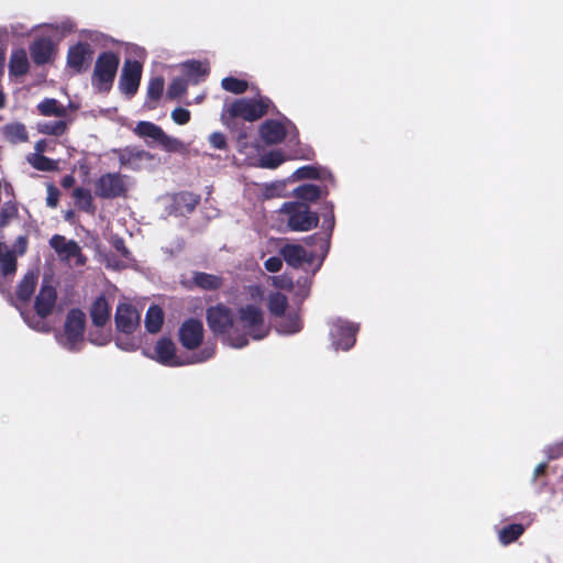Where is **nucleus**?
<instances>
[{"label": "nucleus", "instance_id": "79ce46f5", "mask_svg": "<svg viewBox=\"0 0 563 563\" xmlns=\"http://www.w3.org/2000/svg\"><path fill=\"white\" fill-rule=\"evenodd\" d=\"M185 73L188 77H203L207 75V69L199 60H189L184 64Z\"/></svg>", "mask_w": 563, "mask_h": 563}, {"label": "nucleus", "instance_id": "5701e85b", "mask_svg": "<svg viewBox=\"0 0 563 563\" xmlns=\"http://www.w3.org/2000/svg\"><path fill=\"white\" fill-rule=\"evenodd\" d=\"M73 198L75 199V206L79 211L93 216L96 213V206L93 198L89 189L84 187H77L73 191Z\"/></svg>", "mask_w": 563, "mask_h": 563}, {"label": "nucleus", "instance_id": "4be33fe9", "mask_svg": "<svg viewBox=\"0 0 563 563\" xmlns=\"http://www.w3.org/2000/svg\"><path fill=\"white\" fill-rule=\"evenodd\" d=\"M37 274L33 272H29L23 276L16 287V297L20 301H30L37 285Z\"/></svg>", "mask_w": 563, "mask_h": 563}, {"label": "nucleus", "instance_id": "bf43d9fd", "mask_svg": "<svg viewBox=\"0 0 563 563\" xmlns=\"http://www.w3.org/2000/svg\"><path fill=\"white\" fill-rule=\"evenodd\" d=\"M4 60H5V51L3 48H0V77L3 74Z\"/></svg>", "mask_w": 563, "mask_h": 563}, {"label": "nucleus", "instance_id": "052dcab7", "mask_svg": "<svg viewBox=\"0 0 563 563\" xmlns=\"http://www.w3.org/2000/svg\"><path fill=\"white\" fill-rule=\"evenodd\" d=\"M35 154H42L45 151V141L41 140L35 144Z\"/></svg>", "mask_w": 563, "mask_h": 563}, {"label": "nucleus", "instance_id": "e2e57ef3", "mask_svg": "<svg viewBox=\"0 0 563 563\" xmlns=\"http://www.w3.org/2000/svg\"><path fill=\"white\" fill-rule=\"evenodd\" d=\"M5 104V96L2 91H0V109H2Z\"/></svg>", "mask_w": 563, "mask_h": 563}, {"label": "nucleus", "instance_id": "c85d7f7f", "mask_svg": "<svg viewBox=\"0 0 563 563\" xmlns=\"http://www.w3.org/2000/svg\"><path fill=\"white\" fill-rule=\"evenodd\" d=\"M3 134L9 142L14 144L26 142L29 139L25 125L18 122L4 125Z\"/></svg>", "mask_w": 563, "mask_h": 563}, {"label": "nucleus", "instance_id": "37998d69", "mask_svg": "<svg viewBox=\"0 0 563 563\" xmlns=\"http://www.w3.org/2000/svg\"><path fill=\"white\" fill-rule=\"evenodd\" d=\"M294 176L297 179H319L321 177L320 169L316 166H302L296 169Z\"/></svg>", "mask_w": 563, "mask_h": 563}, {"label": "nucleus", "instance_id": "f03ea898", "mask_svg": "<svg viewBox=\"0 0 563 563\" xmlns=\"http://www.w3.org/2000/svg\"><path fill=\"white\" fill-rule=\"evenodd\" d=\"M271 108H274V103L266 96L258 95L257 98H241L224 108L221 120L228 128H231L233 121L238 118L254 122L267 114Z\"/></svg>", "mask_w": 563, "mask_h": 563}, {"label": "nucleus", "instance_id": "c756f323", "mask_svg": "<svg viewBox=\"0 0 563 563\" xmlns=\"http://www.w3.org/2000/svg\"><path fill=\"white\" fill-rule=\"evenodd\" d=\"M165 87V80L162 76L153 77L147 85V99L153 102L151 109L156 107L157 101L162 98Z\"/></svg>", "mask_w": 563, "mask_h": 563}, {"label": "nucleus", "instance_id": "a18cd8bd", "mask_svg": "<svg viewBox=\"0 0 563 563\" xmlns=\"http://www.w3.org/2000/svg\"><path fill=\"white\" fill-rule=\"evenodd\" d=\"M328 211L323 213V228L328 230V233H323L329 240L335 225V218L333 212V205L330 203L327 207Z\"/></svg>", "mask_w": 563, "mask_h": 563}, {"label": "nucleus", "instance_id": "2eb2a0df", "mask_svg": "<svg viewBox=\"0 0 563 563\" xmlns=\"http://www.w3.org/2000/svg\"><path fill=\"white\" fill-rule=\"evenodd\" d=\"M57 302V290L49 282L43 280L38 294L35 296L34 310L41 319L49 317Z\"/></svg>", "mask_w": 563, "mask_h": 563}, {"label": "nucleus", "instance_id": "2f4dec72", "mask_svg": "<svg viewBox=\"0 0 563 563\" xmlns=\"http://www.w3.org/2000/svg\"><path fill=\"white\" fill-rule=\"evenodd\" d=\"M321 188L313 184H303L295 189V195L302 201L314 202L321 197Z\"/></svg>", "mask_w": 563, "mask_h": 563}, {"label": "nucleus", "instance_id": "9d476101", "mask_svg": "<svg viewBox=\"0 0 563 563\" xmlns=\"http://www.w3.org/2000/svg\"><path fill=\"white\" fill-rule=\"evenodd\" d=\"M142 71L143 66L139 60L131 58L124 60L119 79V88L122 93L131 98L137 92Z\"/></svg>", "mask_w": 563, "mask_h": 563}, {"label": "nucleus", "instance_id": "5fc2aeb1", "mask_svg": "<svg viewBox=\"0 0 563 563\" xmlns=\"http://www.w3.org/2000/svg\"><path fill=\"white\" fill-rule=\"evenodd\" d=\"M18 252L20 255H23L27 249V239L25 236H19L16 240Z\"/></svg>", "mask_w": 563, "mask_h": 563}, {"label": "nucleus", "instance_id": "6e6d98bb", "mask_svg": "<svg viewBox=\"0 0 563 563\" xmlns=\"http://www.w3.org/2000/svg\"><path fill=\"white\" fill-rule=\"evenodd\" d=\"M75 177L73 175H65L60 180V186L65 189L71 188L75 185Z\"/></svg>", "mask_w": 563, "mask_h": 563}, {"label": "nucleus", "instance_id": "9b49d317", "mask_svg": "<svg viewBox=\"0 0 563 563\" xmlns=\"http://www.w3.org/2000/svg\"><path fill=\"white\" fill-rule=\"evenodd\" d=\"M93 49L87 42H78L67 52V66L76 74L85 73L92 62Z\"/></svg>", "mask_w": 563, "mask_h": 563}, {"label": "nucleus", "instance_id": "f257e3e1", "mask_svg": "<svg viewBox=\"0 0 563 563\" xmlns=\"http://www.w3.org/2000/svg\"><path fill=\"white\" fill-rule=\"evenodd\" d=\"M267 333L264 311L258 306L249 303L238 309V324L230 336V343L232 346L241 349L249 344V336L262 340Z\"/></svg>", "mask_w": 563, "mask_h": 563}, {"label": "nucleus", "instance_id": "b1692460", "mask_svg": "<svg viewBox=\"0 0 563 563\" xmlns=\"http://www.w3.org/2000/svg\"><path fill=\"white\" fill-rule=\"evenodd\" d=\"M192 280L197 287L203 290H218L223 286V278L221 276L205 272L195 273Z\"/></svg>", "mask_w": 563, "mask_h": 563}, {"label": "nucleus", "instance_id": "aec40b11", "mask_svg": "<svg viewBox=\"0 0 563 563\" xmlns=\"http://www.w3.org/2000/svg\"><path fill=\"white\" fill-rule=\"evenodd\" d=\"M49 245L58 255H65L66 257H74L80 253L78 243L74 240H66L64 235H53Z\"/></svg>", "mask_w": 563, "mask_h": 563}, {"label": "nucleus", "instance_id": "6e6552de", "mask_svg": "<svg viewBox=\"0 0 563 563\" xmlns=\"http://www.w3.org/2000/svg\"><path fill=\"white\" fill-rule=\"evenodd\" d=\"M128 187L120 173L102 174L95 183V195L101 199L125 197Z\"/></svg>", "mask_w": 563, "mask_h": 563}, {"label": "nucleus", "instance_id": "09e8293b", "mask_svg": "<svg viewBox=\"0 0 563 563\" xmlns=\"http://www.w3.org/2000/svg\"><path fill=\"white\" fill-rule=\"evenodd\" d=\"M283 257L271 256L264 262V267L269 273H277L283 267Z\"/></svg>", "mask_w": 563, "mask_h": 563}, {"label": "nucleus", "instance_id": "7ed1b4c3", "mask_svg": "<svg viewBox=\"0 0 563 563\" xmlns=\"http://www.w3.org/2000/svg\"><path fill=\"white\" fill-rule=\"evenodd\" d=\"M119 65L120 57L112 51H104L98 55L91 76L92 87L98 92H109L111 90Z\"/></svg>", "mask_w": 563, "mask_h": 563}, {"label": "nucleus", "instance_id": "864d4df0", "mask_svg": "<svg viewBox=\"0 0 563 563\" xmlns=\"http://www.w3.org/2000/svg\"><path fill=\"white\" fill-rule=\"evenodd\" d=\"M547 454L549 460L561 457L563 455V442L549 446Z\"/></svg>", "mask_w": 563, "mask_h": 563}, {"label": "nucleus", "instance_id": "1a4fd4ad", "mask_svg": "<svg viewBox=\"0 0 563 563\" xmlns=\"http://www.w3.org/2000/svg\"><path fill=\"white\" fill-rule=\"evenodd\" d=\"M358 324L347 320L336 318L331 323L330 336L335 350L347 351L352 349L356 342V333Z\"/></svg>", "mask_w": 563, "mask_h": 563}, {"label": "nucleus", "instance_id": "7c9ffc66", "mask_svg": "<svg viewBox=\"0 0 563 563\" xmlns=\"http://www.w3.org/2000/svg\"><path fill=\"white\" fill-rule=\"evenodd\" d=\"M268 310L275 317H282L285 314L286 308L288 306L287 297L280 292L276 291L271 294L268 298Z\"/></svg>", "mask_w": 563, "mask_h": 563}, {"label": "nucleus", "instance_id": "4468645a", "mask_svg": "<svg viewBox=\"0 0 563 563\" xmlns=\"http://www.w3.org/2000/svg\"><path fill=\"white\" fill-rule=\"evenodd\" d=\"M115 328L124 334H132L140 325L137 309L128 302H120L114 314Z\"/></svg>", "mask_w": 563, "mask_h": 563}, {"label": "nucleus", "instance_id": "423d86ee", "mask_svg": "<svg viewBox=\"0 0 563 563\" xmlns=\"http://www.w3.org/2000/svg\"><path fill=\"white\" fill-rule=\"evenodd\" d=\"M206 320L210 331L214 335L227 334L230 340V336L235 330L233 312L223 303L207 308Z\"/></svg>", "mask_w": 563, "mask_h": 563}, {"label": "nucleus", "instance_id": "ea45409f", "mask_svg": "<svg viewBox=\"0 0 563 563\" xmlns=\"http://www.w3.org/2000/svg\"><path fill=\"white\" fill-rule=\"evenodd\" d=\"M187 91V80L181 77L174 78L168 86L167 97L172 100L180 98Z\"/></svg>", "mask_w": 563, "mask_h": 563}, {"label": "nucleus", "instance_id": "c03bdc74", "mask_svg": "<svg viewBox=\"0 0 563 563\" xmlns=\"http://www.w3.org/2000/svg\"><path fill=\"white\" fill-rule=\"evenodd\" d=\"M146 155L147 153L144 150H140L136 147H126L120 155V162L122 165H125L130 162L131 158L142 159Z\"/></svg>", "mask_w": 563, "mask_h": 563}, {"label": "nucleus", "instance_id": "39448f33", "mask_svg": "<svg viewBox=\"0 0 563 563\" xmlns=\"http://www.w3.org/2000/svg\"><path fill=\"white\" fill-rule=\"evenodd\" d=\"M134 133L143 139H151L157 143L164 151L169 153H180L185 150L184 143L164 132V130L150 121H140L134 128Z\"/></svg>", "mask_w": 563, "mask_h": 563}, {"label": "nucleus", "instance_id": "49530a36", "mask_svg": "<svg viewBox=\"0 0 563 563\" xmlns=\"http://www.w3.org/2000/svg\"><path fill=\"white\" fill-rule=\"evenodd\" d=\"M209 143L216 150H227V137L222 132H213L209 135Z\"/></svg>", "mask_w": 563, "mask_h": 563}, {"label": "nucleus", "instance_id": "dca6fc26", "mask_svg": "<svg viewBox=\"0 0 563 563\" xmlns=\"http://www.w3.org/2000/svg\"><path fill=\"white\" fill-rule=\"evenodd\" d=\"M155 353L157 354V361L165 366H181L187 364V362L181 361L176 355L175 344L169 338H162L157 341Z\"/></svg>", "mask_w": 563, "mask_h": 563}, {"label": "nucleus", "instance_id": "f704fd0d", "mask_svg": "<svg viewBox=\"0 0 563 563\" xmlns=\"http://www.w3.org/2000/svg\"><path fill=\"white\" fill-rule=\"evenodd\" d=\"M285 162V156L282 151L275 150L263 154L260 157L258 166L262 168L274 169Z\"/></svg>", "mask_w": 563, "mask_h": 563}, {"label": "nucleus", "instance_id": "e433bc0d", "mask_svg": "<svg viewBox=\"0 0 563 563\" xmlns=\"http://www.w3.org/2000/svg\"><path fill=\"white\" fill-rule=\"evenodd\" d=\"M282 332L294 334L302 329V321L298 313H289L279 324Z\"/></svg>", "mask_w": 563, "mask_h": 563}, {"label": "nucleus", "instance_id": "de8ad7c7", "mask_svg": "<svg viewBox=\"0 0 563 563\" xmlns=\"http://www.w3.org/2000/svg\"><path fill=\"white\" fill-rule=\"evenodd\" d=\"M172 119L179 125L187 124L190 121V112L185 108H176L172 111Z\"/></svg>", "mask_w": 563, "mask_h": 563}, {"label": "nucleus", "instance_id": "bb28decb", "mask_svg": "<svg viewBox=\"0 0 563 563\" xmlns=\"http://www.w3.org/2000/svg\"><path fill=\"white\" fill-rule=\"evenodd\" d=\"M37 110L42 115L45 117H58L64 118L67 114V110L54 98H45L37 104Z\"/></svg>", "mask_w": 563, "mask_h": 563}, {"label": "nucleus", "instance_id": "58836bf2", "mask_svg": "<svg viewBox=\"0 0 563 563\" xmlns=\"http://www.w3.org/2000/svg\"><path fill=\"white\" fill-rule=\"evenodd\" d=\"M67 131L64 120L46 122L40 125V132L46 135L62 136Z\"/></svg>", "mask_w": 563, "mask_h": 563}, {"label": "nucleus", "instance_id": "680f3d73", "mask_svg": "<svg viewBox=\"0 0 563 563\" xmlns=\"http://www.w3.org/2000/svg\"><path fill=\"white\" fill-rule=\"evenodd\" d=\"M74 217H75V212H74L73 210H68V211L65 213V220H66V221H70Z\"/></svg>", "mask_w": 563, "mask_h": 563}, {"label": "nucleus", "instance_id": "393cba45", "mask_svg": "<svg viewBox=\"0 0 563 563\" xmlns=\"http://www.w3.org/2000/svg\"><path fill=\"white\" fill-rule=\"evenodd\" d=\"M164 322V312L159 306H151L145 314V328L150 333H157L161 331Z\"/></svg>", "mask_w": 563, "mask_h": 563}, {"label": "nucleus", "instance_id": "6ab92c4d", "mask_svg": "<svg viewBox=\"0 0 563 563\" xmlns=\"http://www.w3.org/2000/svg\"><path fill=\"white\" fill-rule=\"evenodd\" d=\"M110 306L103 295L97 297L90 307V318L93 325L102 328L110 320Z\"/></svg>", "mask_w": 563, "mask_h": 563}, {"label": "nucleus", "instance_id": "13d9d810", "mask_svg": "<svg viewBox=\"0 0 563 563\" xmlns=\"http://www.w3.org/2000/svg\"><path fill=\"white\" fill-rule=\"evenodd\" d=\"M250 294H251L252 298L262 297V295H263L262 287L258 285L251 286Z\"/></svg>", "mask_w": 563, "mask_h": 563}, {"label": "nucleus", "instance_id": "f3484780", "mask_svg": "<svg viewBox=\"0 0 563 563\" xmlns=\"http://www.w3.org/2000/svg\"><path fill=\"white\" fill-rule=\"evenodd\" d=\"M260 135L266 144L274 145L279 144L285 140L287 130L280 121L269 119L261 124Z\"/></svg>", "mask_w": 563, "mask_h": 563}, {"label": "nucleus", "instance_id": "603ef678", "mask_svg": "<svg viewBox=\"0 0 563 563\" xmlns=\"http://www.w3.org/2000/svg\"><path fill=\"white\" fill-rule=\"evenodd\" d=\"M294 158L311 161L314 157V151L310 146H305L296 152Z\"/></svg>", "mask_w": 563, "mask_h": 563}, {"label": "nucleus", "instance_id": "473e14b6", "mask_svg": "<svg viewBox=\"0 0 563 563\" xmlns=\"http://www.w3.org/2000/svg\"><path fill=\"white\" fill-rule=\"evenodd\" d=\"M27 162L33 168L41 172H53L57 169V163L43 154H31L27 157Z\"/></svg>", "mask_w": 563, "mask_h": 563}, {"label": "nucleus", "instance_id": "4c0bfd02", "mask_svg": "<svg viewBox=\"0 0 563 563\" xmlns=\"http://www.w3.org/2000/svg\"><path fill=\"white\" fill-rule=\"evenodd\" d=\"M305 244L309 246H319L322 260L327 255L330 247V240L323 233H314L303 239Z\"/></svg>", "mask_w": 563, "mask_h": 563}, {"label": "nucleus", "instance_id": "ddd939ff", "mask_svg": "<svg viewBox=\"0 0 563 563\" xmlns=\"http://www.w3.org/2000/svg\"><path fill=\"white\" fill-rule=\"evenodd\" d=\"M279 254L292 268H300L305 264H312L316 257L319 255L317 251H307L300 244L286 243L279 249Z\"/></svg>", "mask_w": 563, "mask_h": 563}, {"label": "nucleus", "instance_id": "3c124183", "mask_svg": "<svg viewBox=\"0 0 563 563\" xmlns=\"http://www.w3.org/2000/svg\"><path fill=\"white\" fill-rule=\"evenodd\" d=\"M112 245L124 258L131 257V252L126 247L125 242L122 238H115L112 242Z\"/></svg>", "mask_w": 563, "mask_h": 563}, {"label": "nucleus", "instance_id": "c9c22d12", "mask_svg": "<svg viewBox=\"0 0 563 563\" xmlns=\"http://www.w3.org/2000/svg\"><path fill=\"white\" fill-rule=\"evenodd\" d=\"M221 86L224 90L229 92L241 95L247 90L249 82L244 79L229 76L222 79Z\"/></svg>", "mask_w": 563, "mask_h": 563}, {"label": "nucleus", "instance_id": "f8f14e48", "mask_svg": "<svg viewBox=\"0 0 563 563\" xmlns=\"http://www.w3.org/2000/svg\"><path fill=\"white\" fill-rule=\"evenodd\" d=\"M180 344L189 350L198 349L203 341V325L199 319L189 318L185 320L178 331Z\"/></svg>", "mask_w": 563, "mask_h": 563}, {"label": "nucleus", "instance_id": "0eeeda50", "mask_svg": "<svg viewBox=\"0 0 563 563\" xmlns=\"http://www.w3.org/2000/svg\"><path fill=\"white\" fill-rule=\"evenodd\" d=\"M86 314L78 308L70 309L64 324V346L71 352L78 351V345L84 340Z\"/></svg>", "mask_w": 563, "mask_h": 563}, {"label": "nucleus", "instance_id": "72a5a7b5", "mask_svg": "<svg viewBox=\"0 0 563 563\" xmlns=\"http://www.w3.org/2000/svg\"><path fill=\"white\" fill-rule=\"evenodd\" d=\"M175 202L187 212H192L200 202V195L183 191L176 195Z\"/></svg>", "mask_w": 563, "mask_h": 563}, {"label": "nucleus", "instance_id": "4d7b16f0", "mask_svg": "<svg viewBox=\"0 0 563 563\" xmlns=\"http://www.w3.org/2000/svg\"><path fill=\"white\" fill-rule=\"evenodd\" d=\"M547 468H548V464L547 463H540L536 466L534 468V472H533V475L534 477H539V476H542L545 474L547 472Z\"/></svg>", "mask_w": 563, "mask_h": 563}, {"label": "nucleus", "instance_id": "a878e982", "mask_svg": "<svg viewBox=\"0 0 563 563\" xmlns=\"http://www.w3.org/2000/svg\"><path fill=\"white\" fill-rule=\"evenodd\" d=\"M5 249V244L0 242V271L3 276H9L16 272L18 264L14 252Z\"/></svg>", "mask_w": 563, "mask_h": 563}, {"label": "nucleus", "instance_id": "a19ab883", "mask_svg": "<svg viewBox=\"0 0 563 563\" xmlns=\"http://www.w3.org/2000/svg\"><path fill=\"white\" fill-rule=\"evenodd\" d=\"M18 214L19 210L16 203L13 201L5 202L0 211V228H5Z\"/></svg>", "mask_w": 563, "mask_h": 563}, {"label": "nucleus", "instance_id": "8fccbe9b", "mask_svg": "<svg viewBox=\"0 0 563 563\" xmlns=\"http://www.w3.org/2000/svg\"><path fill=\"white\" fill-rule=\"evenodd\" d=\"M59 199V190L54 185L47 186L46 205L49 208H56Z\"/></svg>", "mask_w": 563, "mask_h": 563}, {"label": "nucleus", "instance_id": "20e7f679", "mask_svg": "<svg viewBox=\"0 0 563 563\" xmlns=\"http://www.w3.org/2000/svg\"><path fill=\"white\" fill-rule=\"evenodd\" d=\"M280 211L287 214V224L291 231H309L316 228L319 223L318 213L311 211L310 207L305 202H285Z\"/></svg>", "mask_w": 563, "mask_h": 563}, {"label": "nucleus", "instance_id": "a211bd4d", "mask_svg": "<svg viewBox=\"0 0 563 563\" xmlns=\"http://www.w3.org/2000/svg\"><path fill=\"white\" fill-rule=\"evenodd\" d=\"M54 52V44L51 37H38L30 45V54L32 60L36 65H44L52 58Z\"/></svg>", "mask_w": 563, "mask_h": 563}, {"label": "nucleus", "instance_id": "412c9836", "mask_svg": "<svg viewBox=\"0 0 563 563\" xmlns=\"http://www.w3.org/2000/svg\"><path fill=\"white\" fill-rule=\"evenodd\" d=\"M30 64L26 52L23 48L14 49L11 53L9 62V73L11 76L20 77L27 74Z\"/></svg>", "mask_w": 563, "mask_h": 563}, {"label": "nucleus", "instance_id": "cd10ccee", "mask_svg": "<svg viewBox=\"0 0 563 563\" xmlns=\"http://www.w3.org/2000/svg\"><path fill=\"white\" fill-rule=\"evenodd\" d=\"M525 532V527L521 523H510L499 530L498 539L504 545L516 542Z\"/></svg>", "mask_w": 563, "mask_h": 563}]
</instances>
